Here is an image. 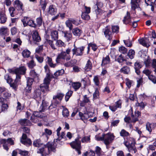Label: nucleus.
Segmentation results:
<instances>
[{
    "instance_id": "nucleus-59",
    "label": "nucleus",
    "mask_w": 156,
    "mask_h": 156,
    "mask_svg": "<svg viewBox=\"0 0 156 156\" xmlns=\"http://www.w3.org/2000/svg\"><path fill=\"white\" fill-rule=\"evenodd\" d=\"M40 5L41 6V8L44 11L46 8L47 3L45 1H40Z\"/></svg>"
},
{
    "instance_id": "nucleus-54",
    "label": "nucleus",
    "mask_w": 156,
    "mask_h": 156,
    "mask_svg": "<svg viewBox=\"0 0 156 156\" xmlns=\"http://www.w3.org/2000/svg\"><path fill=\"white\" fill-rule=\"evenodd\" d=\"M19 81H16V79L13 83H11L12 82H11V83H9L10 84V87L15 90L16 89L17 86V83Z\"/></svg>"
},
{
    "instance_id": "nucleus-6",
    "label": "nucleus",
    "mask_w": 156,
    "mask_h": 156,
    "mask_svg": "<svg viewBox=\"0 0 156 156\" xmlns=\"http://www.w3.org/2000/svg\"><path fill=\"white\" fill-rule=\"evenodd\" d=\"M74 48L72 49V51L73 55H76V56H81L83 55V51H84L85 47L82 46L80 47H77L75 44H74Z\"/></svg>"
},
{
    "instance_id": "nucleus-14",
    "label": "nucleus",
    "mask_w": 156,
    "mask_h": 156,
    "mask_svg": "<svg viewBox=\"0 0 156 156\" xmlns=\"http://www.w3.org/2000/svg\"><path fill=\"white\" fill-rule=\"evenodd\" d=\"M62 35L67 42H69L72 39V34L70 31H62Z\"/></svg>"
},
{
    "instance_id": "nucleus-13",
    "label": "nucleus",
    "mask_w": 156,
    "mask_h": 156,
    "mask_svg": "<svg viewBox=\"0 0 156 156\" xmlns=\"http://www.w3.org/2000/svg\"><path fill=\"white\" fill-rule=\"evenodd\" d=\"M41 92L40 90L39 89H36L35 90L33 93V98L36 100L38 103H39V101H41Z\"/></svg>"
},
{
    "instance_id": "nucleus-4",
    "label": "nucleus",
    "mask_w": 156,
    "mask_h": 156,
    "mask_svg": "<svg viewBox=\"0 0 156 156\" xmlns=\"http://www.w3.org/2000/svg\"><path fill=\"white\" fill-rule=\"evenodd\" d=\"M21 21L24 27H26L28 25L34 28L37 27V25L34 21L32 20L29 19L27 17H24L21 20Z\"/></svg>"
},
{
    "instance_id": "nucleus-22",
    "label": "nucleus",
    "mask_w": 156,
    "mask_h": 156,
    "mask_svg": "<svg viewBox=\"0 0 156 156\" xmlns=\"http://www.w3.org/2000/svg\"><path fill=\"white\" fill-rule=\"evenodd\" d=\"M33 145L36 147H41L42 148L44 147V144L40 139H36L34 140L33 142Z\"/></svg>"
},
{
    "instance_id": "nucleus-34",
    "label": "nucleus",
    "mask_w": 156,
    "mask_h": 156,
    "mask_svg": "<svg viewBox=\"0 0 156 156\" xmlns=\"http://www.w3.org/2000/svg\"><path fill=\"white\" fill-rule=\"evenodd\" d=\"M65 24L66 27H68L70 30L72 29L73 25L72 24L71 18H69L65 22Z\"/></svg>"
},
{
    "instance_id": "nucleus-38",
    "label": "nucleus",
    "mask_w": 156,
    "mask_h": 156,
    "mask_svg": "<svg viewBox=\"0 0 156 156\" xmlns=\"http://www.w3.org/2000/svg\"><path fill=\"white\" fill-rule=\"evenodd\" d=\"M110 59L109 56H107L103 59L102 62V65H105L106 64L109 63L110 62Z\"/></svg>"
},
{
    "instance_id": "nucleus-61",
    "label": "nucleus",
    "mask_w": 156,
    "mask_h": 156,
    "mask_svg": "<svg viewBox=\"0 0 156 156\" xmlns=\"http://www.w3.org/2000/svg\"><path fill=\"white\" fill-rule=\"evenodd\" d=\"M123 42L126 46L129 47H131L132 46V42L129 40H123Z\"/></svg>"
},
{
    "instance_id": "nucleus-63",
    "label": "nucleus",
    "mask_w": 156,
    "mask_h": 156,
    "mask_svg": "<svg viewBox=\"0 0 156 156\" xmlns=\"http://www.w3.org/2000/svg\"><path fill=\"white\" fill-rule=\"evenodd\" d=\"M35 57L37 61L40 63H42L43 61L44 58L42 57H40L38 55H35Z\"/></svg>"
},
{
    "instance_id": "nucleus-19",
    "label": "nucleus",
    "mask_w": 156,
    "mask_h": 156,
    "mask_svg": "<svg viewBox=\"0 0 156 156\" xmlns=\"http://www.w3.org/2000/svg\"><path fill=\"white\" fill-rule=\"evenodd\" d=\"M48 12L51 15H55L57 12V9L53 5H51L49 7Z\"/></svg>"
},
{
    "instance_id": "nucleus-49",
    "label": "nucleus",
    "mask_w": 156,
    "mask_h": 156,
    "mask_svg": "<svg viewBox=\"0 0 156 156\" xmlns=\"http://www.w3.org/2000/svg\"><path fill=\"white\" fill-rule=\"evenodd\" d=\"M120 135L122 136H127L129 135V133L124 129H122L120 133Z\"/></svg>"
},
{
    "instance_id": "nucleus-21",
    "label": "nucleus",
    "mask_w": 156,
    "mask_h": 156,
    "mask_svg": "<svg viewBox=\"0 0 156 156\" xmlns=\"http://www.w3.org/2000/svg\"><path fill=\"white\" fill-rule=\"evenodd\" d=\"M19 122L22 126H28L31 125L30 121L26 119H21L19 120Z\"/></svg>"
},
{
    "instance_id": "nucleus-15",
    "label": "nucleus",
    "mask_w": 156,
    "mask_h": 156,
    "mask_svg": "<svg viewBox=\"0 0 156 156\" xmlns=\"http://www.w3.org/2000/svg\"><path fill=\"white\" fill-rule=\"evenodd\" d=\"M121 107V101L119 100L117 101L115 105L109 106V109L113 112H115L118 108Z\"/></svg>"
},
{
    "instance_id": "nucleus-27",
    "label": "nucleus",
    "mask_w": 156,
    "mask_h": 156,
    "mask_svg": "<svg viewBox=\"0 0 156 156\" xmlns=\"http://www.w3.org/2000/svg\"><path fill=\"white\" fill-rule=\"evenodd\" d=\"M140 2V0H131V8L132 9L135 10L138 7V4Z\"/></svg>"
},
{
    "instance_id": "nucleus-64",
    "label": "nucleus",
    "mask_w": 156,
    "mask_h": 156,
    "mask_svg": "<svg viewBox=\"0 0 156 156\" xmlns=\"http://www.w3.org/2000/svg\"><path fill=\"white\" fill-rule=\"evenodd\" d=\"M151 71L148 69H145L143 71V73L148 76V77L149 76L151 75Z\"/></svg>"
},
{
    "instance_id": "nucleus-10",
    "label": "nucleus",
    "mask_w": 156,
    "mask_h": 156,
    "mask_svg": "<svg viewBox=\"0 0 156 156\" xmlns=\"http://www.w3.org/2000/svg\"><path fill=\"white\" fill-rule=\"evenodd\" d=\"M97 6V8L95 10V12L97 15H100L101 16H104L105 17L108 15V13L104 11H103L100 9L103 6V4L101 2H98L96 4Z\"/></svg>"
},
{
    "instance_id": "nucleus-39",
    "label": "nucleus",
    "mask_w": 156,
    "mask_h": 156,
    "mask_svg": "<svg viewBox=\"0 0 156 156\" xmlns=\"http://www.w3.org/2000/svg\"><path fill=\"white\" fill-rule=\"evenodd\" d=\"M63 108V110L62 112V114L63 116L65 117H67L69 114V112L68 109L65 107L64 106L62 107Z\"/></svg>"
},
{
    "instance_id": "nucleus-53",
    "label": "nucleus",
    "mask_w": 156,
    "mask_h": 156,
    "mask_svg": "<svg viewBox=\"0 0 156 156\" xmlns=\"http://www.w3.org/2000/svg\"><path fill=\"white\" fill-rule=\"evenodd\" d=\"M46 41L49 44L51 48L54 50H55L56 49L54 45V44H53V41L50 40H48V39H46Z\"/></svg>"
},
{
    "instance_id": "nucleus-9",
    "label": "nucleus",
    "mask_w": 156,
    "mask_h": 156,
    "mask_svg": "<svg viewBox=\"0 0 156 156\" xmlns=\"http://www.w3.org/2000/svg\"><path fill=\"white\" fill-rule=\"evenodd\" d=\"M115 136L111 133L104 134V142L106 145L111 143L114 139Z\"/></svg>"
},
{
    "instance_id": "nucleus-18",
    "label": "nucleus",
    "mask_w": 156,
    "mask_h": 156,
    "mask_svg": "<svg viewBox=\"0 0 156 156\" xmlns=\"http://www.w3.org/2000/svg\"><path fill=\"white\" fill-rule=\"evenodd\" d=\"M149 37L145 38H142L139 40V41L140 44H142L144 46L147 47H149L150 45L149 43L147 42V41L149 40Z\"/></svg>"
},
{
    "instance_id": "nucleus-36",
    "label": "nucleus",
    "mask_w": 156,
    "mask_h": 156,
    "mask_svg": "<svg viewBox=\"0 0 156 156\" xmlns=\"http://www.w3.org/2000/svg\"><path fill=\"white\" fill-rule=\"evenodd\" d=\"M48 104L44 100H42V104L41 106V108L40 110L41 111L44 112V111L45 109L47 108V107L48 106Z\"/></svg>"
},
{
    "instance_id": "nucleus-42",
    "label": "nucleus",
    "mask_w": 156,
    "mask_h": 156,
    "mask_svg": "<svg viewBox=\"0 0 156 156\" xmlns=\"http://www.w3.org/2000/svg\"><path fill=\"white\" fill-rule=\"evenodd\" d=\"M0 143L1 144H3V147L4 149L8 151L9 148L6 143V140L5 139H2L0 140Z\"/></svg>"
},
{
    "instance_id": "nucleus-57",
    "label": "nucleus",
    "mask_w": 156,
    "mask_h": 156,
    "mask_svg": "<svg viewBox=\"0 0 156 156\" xmlns=\"http://www.w3.org/2000/svg\"><path fill=\"white\" fill-rule=\"evenodd\" d=\"M95 152L98 156H100L101 154V148L98 146L96 147Z\"/></svg>"
},
{
    "instance_id": "nucleus-35",
    "label": "nucleus",
    "mask_w": 156,
    "mask_h": 156,
    "mask_svg": "<svg viewBox=\"0 0 156 156\" xmlns=\"http://www.w3.org/2000/svg\"><path fill=\"white\" fill-rule=\"evenodd\" d=\"M120 71L124 74H127L130 72V69L128 66H125L120 69Z\"/></svg>"
},
{
    "instance_id": "nucleus-33",
    "label": "nucleus",
    "mask_w": 156,
    "mask_h": 156,
    "mask_svg": "<svg viewBox=\"0 0 156 156\" xmlns=\"http://www.w3.org/2000/svg\"><path fill=\"white\" fill-rule=\"evenodd\" d=\"M30 53L31 52L27 49L23 50L22 52L23 56L25 58H28L30 56Z\"/></svg>"
},
{
    "instance_id": "nucleus-12",
    "label": "nucleus",
    "mask_w": 156,
    "mask_h": 156,
    "mask_svg": "<svg viewBox=\"0 0 156 156\" xmlns=\"http://www.w3.org/2000/svg\"><path fill=\"white\" fill-rule=\"evenodd\" d=\"M34 81V79L32 78L28 77L27 78V86L25 87L26 92L28 93L30 92L32 88L31 85L33 84Z\"/></svg>"
},
{
    "instance_id": "nucleus-37",
    "label": "nucleus",
    "mask_w": 156,
    "mask_h": 156,
    "mask_svg": "<svg viewBox=\"0 0 156 156\" xmlns=\"http://www.w3.org/2000/svg\"><path fill=\"white\" fill-rule=\"evenodd\" d=\"M79 115L82 120L84 121L85 119H87L89 117L87 113H85L83 114L81 112H79Z\"/></svg>"
},
{
    "instance_id": "nucleus-2",
    "label": "nucleus",
    "mask_w": 156,
    "mask_h": 156,
    "mask_svg": "<svg viewBox=\"0 0 156 156\" xmlns=\"http://www.w3.org/2000/svg\"><path fill=\"white\" fill-rule=\"evenodd\" d=\"M51 151H55L54 145L52 143L48 142L46 145H44V147L39 149L37 151V153L41 154L43 156V153L48 154Z\"/></svg>"
},
{
    "instance_id": "nucleus-8",
    "label": "nucleus",
    "mask_w": 156,
    "mask_h": 156,
    "mask_svg": "<svg viewBox=\"0 0 156 156\" xmlns=\"http://www.w3.org/2000/svg\"><path fill=\"white\" fill-rule=\"evenodd\" d=\"M16 81H20L21 76L20 75H24L26 73V69L24 66L16 68Z\"/></svg>"
},
{
    "instance_id": "nucleus-40",
    "label": "nucleus",
    "mask_w": 156,
    "mask_h": 156,
    "mask_svg": "<svg viewBox=\"0 0 156 156\" xmlns=\"http://www.w3.org/2000/svg\"><path fill=\"white\" fill-rule=\"evenodd\" d=\"M140 115V113L138 111L137 112H136L135 117L133 115L132 116V122H136L138 121V116Z\"/></svg>"
},
{
    "instance_id": "nucleus-7",
    "label": "nucleus",
    "mask_w": 156,
    "mask_h": 156,
    "mask_svg": "<svg viewBox=\"0 0 156 156\" xmlns=\"http://www.w3.org/2000/svg\"><path fill=\"white\" fill-rule=\"evenodd\" d=\"M66 56L67 55L65 51L61 52L58 54L55 60L56 62L57 63H58L60 62L61 59H66V61L71 59V56L70 55H69L66 57Z\"/></svg>"
},
{
    "instance_id": "nucleus-56",
    "label": "nucleus",
    "mask_w": 156,
    "mask_h": 156,
    "mask_svg": "<svg viewBox=\"0 0 156 156\" xmlns=\"http://www.w3.org/2000/svg\"><path fill=\"white\" fill-rule=\"evenodd\" d=\"M148 78L154 84L156 83V77L155 76L151 75L148 76Z\"/></svg>"
},
{
    "instance_id": "nucleus-25",
    "label": "nucleus",
    "mask_w": 156,
    "mask_h": 156,
    "mask_svg": "<svg viewBox=\"0 0 156 156\" xmlns=\"http://www.w3.org/2000/svg\"><path fill=\"white\" fill-rule=\"evenodd\" d=\"M72 30L73 34L76 36H79L82 33V31L77 27L73 29Z\"/></svg>"
},
{
    "instance_id": "nucleus-46",
    "label": "nucleus",
    "mask_w": 156,
    "mask_h": 156,
    "mask_svg": "<svg viewBox=\"0 0 156 156\" xmlns=\"http://www.w3.org/2000/svg\"><path fill=\"white\" fill-rule=\"evenodd\" d=\"M36 22L37 23V27H40L41 26L42 22V19L41 17H39L37 18L36 19Z\"/></svg>"
},
{
    "instance_id": "nucleus-31",
    "label": "nucleus",
    "mask_w": 156,
    "mask_h": 156,
    "mask_svg": "<svg viewBox=\"0 0 156 156\" xmlns=\"http://www.w3.org/2000/svg\"><path fill=\"white\" fill-rule=\"evenodd\" d=\"M0 20L1 23H4L6 22L7 18L4 12H0Z\"/></svg>"
},
{
    "instance_id": "nucleus-55",
    "label": "nucleus",
    "mask_w": 156,
    "mask_h": 156,
    "mask_svg": "<svg viewBox=\"0 0 156 156\" xmlns=\"http://www.w3.org/2000/svg\"><path fill=\"white\" fill-rule=\"evenodd\" d=\"M112 32L117 33L119 32V27L118 26H113L112 27Z\"/></svg>"
},
{
    "instance_id": "nucleus-28",
    "label": "nucleus",
    "mask_w": 156,
    "mask_h": 156,
    "mask_svg": "<svg viewBox=\"0 0 156 156\" xmlns=\"http://www.w3.org/2000/svg\"><path fill=\"white\" fill-rule=\"evenodd\" d=\"M51 39L54 40H57L58 38V32L57 30H52L51 33Z\"/></svg>"
},
{
    "instance_id": "nucleus-30",
    "label": "nucleus",
    "mask_w": 156,
    "mask_h": 156,
    "mask_svg": "<svg viewBox=\"0 0 156 156\" xmlns=\"http://www.w3.org/2000/svg\"><path fill=\"white\" fill-rule=\"evenodd\" d=\"M72 86L75 91H76L81 87V84L79 82H74L72 83Z\"/></svg>"
},
{
    "instance_id": "nucleus-52",
    "label": "nucleus",
    "mask_w": 156,
    "mask_h": 156,
    "mask_svg": "<svg viewBox=\"0 0 156 156\" xmlns=\"http://www.w3.org/2000/svg\"><path fill=\"white\" fill-rule=\"evenodd\" d=\"M28 66L30 69H33L36 66L33 60H31L27 63Z\"/></svg>"
},
{
    "instance_id": "nucleus-32",
    "label": "nucleus",
    "mask_w": 156,
    "mask_h": 156,
    "mask_svg": "<svg viewBox=\"0 0 156 156\" xmlns=\"http://www.w3.org/2000/svg\"><path fill=\"white\" fill-rule=\"evenodd\" d=\"M154 128V123H150L148 122H147L146 125V129L150 133L152 131V129Z\"/></svg>"
},
{
    "instance_id": "nucleus-24",
    "label": "nucleus",
    "mask_w": 156,
    "mask_h": 156,
    "mask_svg": "<svg viewBox=\"0 0 156 156\" xmlns=\"http://www.w3.org/2000/svg\"><path fill=\"white\" fill-rule=\"evenodd\" d=\"M46 59L47 60L46 63L49 65L50 67L54 68L56 66L57 64L53 63L52 59L51 57L47 56Z\"/></svg>"
},
{
    "instance_id": "nucleus-44",
    "label": "nucleus",
    "mask_w": 156,
    "mask_h": 156,
    "mask_svg": "<svg viewBox=\"0 0 156 156\" xmlns=\"http://www.w3.org/2000/svg\"><path fill=\"white\" fill-rule=\"evenodd\" d=\"M82 19L87 20H88L90 19V16L88 14L85 12H82L81 15Z\"/></svg>"
},
{
    "instance_id": "nucleus-16",
    "label": "nucleus",
    "mask_w": 156,
    "mask_h": 156,
    "mask_svg": "<svg viewBox=\"0 0 156 156\" xmlns=\"http://www.w3.org/2000/svg\"><path fill=\"white\" fill-rule=\"evenodd\" d=\"M104 34L105 37L108 40L112 39V32L110 30V28L107 27L104 29Z\"/></svg>"
},
{
    "instance_id": "nucleus-50",
    "label": "nucleus",
    "mask_w": 156,
    "mask_h": 156,
    "mask_svg": "<svg viewBox=\"0 0 156 156\" xmlns=\"http://www.w3.org/2000/svg\"><path fill=\"white\" fill-rule=\"evenodd\" d=\"M64 70L63 69H61V70H58L56 72H55L54 75L55 76V77H57L58 76L60 75H62L64 73ZM55 77H54V78Z\"/></svg>"
},
{
    "instance_id": "nucleus-20",
    "label": "nucleus",
    "mask_w": 156,
    "mask_h": 156,
    "mask_svg": "<svg viewBox=\"0 0 156 156\" xmlns=\"http://www.w3.org/2000/svg\"><path fill=\"white\" fill-rule=\"evenodd\" d=\"M131 18L130 16V13L127 12L126 13V15L124 18L123 20V22L124 23L127 24H129L131 23Z\"/></svg>"
},
{
    "instance_id": "nucleus-17",
    "label": "nucleus",
    "mask_w": 156,
    "mask_h": 156,
    "mask_svg": "<svg viewBox=\"0 0 156 156\" xmlns=\"http://www.w3.org/2000/svg\"><path fill=\"white\" fill-rule=\"evenodd\" d=\"M32 37L34 41L39 42L41 40V38L37 30L33 31Z\"/></svg>"
},
{
    "instance_id": "nucleus-29",
    "label": "nucleus",
    "mask_w": 156,
    "mask_h": 156,
    "mask_svg": "<svg viewBox=\"0 0 156 156\" xmlns=\"http://www.w3.org/2000/svg\"><path fill=\"white\" fill-rule=\"evenodd\" d=\"M41 115L40 113L37 112H34L33 115H32L30 118L31 121L33 122H35L37 121V120L35 119V117H40Z\"/></svg>"
},
{
    "instance_id": "nucleus-45",
    "label": "nucleus",
    "mask_w": 156,
    "mask_h": 156,
    "mask_svg": "<svg viewBox=\"0 0 156 156\" xmlns=\"http://www.w3.org/2000/svg\"><path fill=\"white\" fill-rule=\"evenodd\" d=\"M64 96V94L62 93H59L57 94V95L54 96L53 97V99H58L60 101L61 100L63 97Z\"/></svg>"
},
{
    "instance_id": "nucleus-5",
    "label": "nucleus",
    "mask_w": 156,
    "mask_h": 156,
    "mask_svg": "<svg viewBox=\"0 0 156 156\" xmlns=\"http://www.w3.org/2000/svg\"><path fill=\"white\" fill-rule=\"evenodd\" d=\"M70 145L72 148L75 149L77 151L79 154H81V142L79 139H75V141L70 143Z\"/></svg>"
},
{
    "instance_id": "nucleus-43",
    "label": "nucleus",
    "mask_w": 156,
    "mask_h": 156,
    "mask_svg": "<svg viewBox=\"0 0 156 156\" xmlns=\"http://www.w3.org/2000/svg\"><path fill=\"white\" fill-rule=\"evenodd\" d=\"M135 51L134 50L132 49L130 50L128 52L127 54V56L129 58L131 59H133L135 55Z\"/></svg>"
},
{
    "instance_id": "nucleus-51",
    "label": "nucleus",
    "mask_w": 156,
    "mask_h": 156,
    "mask_svg": "<svg viewBox=\"0 0 156 156\" xmlns=\"http://www.w3.org/2000/svg\"><path fill=\"white\" fill-rule=\"evenodd\" d=\"M119 51L121 53L124 54L127 53V49L125 47L122 46L119 48Z\"/></svg>"
},
{
    "instance_id": "nucleus-48",
    "label": "nucleus",
    "mask_w": 156,
    "mask_h": 156,
    "mask_svg": "<svg viewBox=\"0 0 156 156\" xmlns=\"http://www.w3.org/2000/svg\"><path fill=\"white\" fill-rule=\"evenodd\" d=\"M73 93V91L69 90L66 93L65 96V100L66 101H67L69 100V98L72 96Z\"/></svg>"
},
{
    "instance_id": "nucleus-62",
    "label": "nucleus",
    "mask_w": 156,
    "mask_h": 156,
    "mask_svg": "<svg viewBox=\"0 0 156 156\" xmlns=\"http://www.w3.org/2000/svg\"><path fill=\"white\" fill-rule=\"evenodd\" d=\"M30 75L31 76L35 78L38 76L37 74L35 72V70L32 69L30 72Z\"/></svg>"
},
{
    "instance_id": "nucleus-1",
    "label": "nucleus",
    "mask_w": 156,
    "mask_h": 156,
    "mask_svg": "<svg viewBox=\"0 0 156 156\" xmlns=\"http://www.w3.org/2000/svg\"><path fill=\"white\" fill-rule=\"evenodd\" d=\"M44 69L46 73V76L44 80L43 83L40 86L41 90L42 92L49 91V85L51 80V79L54 78V76L51 74L49 72V67L48 65H46L44 66Z\"/></svg>"
},
{
    "instance_id": "nucleus-3",
    "label": "nucleus",
    "mask_w": 156,
    "mask_h": 156,
    "mask_svg": "<svg viewBox=\"0 0 156 156\" xmlns=\"http://www.w3.org/2000/svg\"><path fill=\"white\" fill-rule=\"evenodd\" d=\"M130 141H124L123 144L127 148L129 152H132L133 151L134 153L137 151L136 147L135 146L136 144L135 140L133 139H131Z\"/></svg>"
},
{
    "instance_id": "nucleus-47",
    "label": "nucleus",
    "mask_w": 156,
    "mask_h": 156,
    "mask_svg": "<svg viewBox=\"0 0 156 156\" xmlns=\"http://www.w3.org/2000/svg\"><path fill=\"white\" fill-rule=\"evenodd\" d=\"M9 10L10 13V16L12 17L14 16L16 14L15 8L13 7H10L9 8Z\"/></svg>"
},
{
    "instance_id": "nucleus-60",
    "label": "nucleus",
    "mask_w": 156,
    "mask_h": 156,
    "mask_svg": "<svg viewBox=\"0 0 156 156\" xmlns=\"http://www.w3.org/2000/svg\"><path fill=\"white\" fill-rule=\"evenodd\" d=\"M64 44V43L60 40H57L55 43L56 45L59 47H61L63 46Z\"/></svg>"
},
{
    "instance_id": "nucleus-11",
    "label": "nucleus",
    "mask_w": 156,
    "mask_h": 156,
    "mask_svg": "<svg viewBox=\"0 0 156 156\" xmlns=\"http://www.w3.org/2000/svg\"><path fill=\"white\" fill-rule=\"evenodd\" d=\"M20 142L23 144L26 145H29L32 144V141L31 140L27 137L26 134L23 133L20 139Z\"/></svg>"
},
{
    "instance_id": "nucleus-58",
    "label": "nucleus",
    "mask_w": 156,
    "mask_h": 156,
    "mask_svg": "<svg viewBox=\"0 0 156 156\" xmlns=\"http://www.w3.org/2000/svg\"><path fill=\"white\" fill-rule=\"evenodd\" d=\"M4 78L8 83H10L12 81V78L9 76V75L8 74H6L5 75Z\"/></svg>"
},
{
    "instance_id": "nucleus-26",
    "label": "nucleus",
    "mask_w": 156,
    "mask_h": 156,
    "mask_svg": "<svg viewBox=\"0 0 156 156\" xmlns=\"http://www.w3.org/2000/svg\"><path fill=\"white\" fill-rule=\"evenodd\" d=\"M92 67V64L90 60H88L85 66L84 67L85 71L88 72L90 71Z\"/></svg>"
},
{
    "instance_id": "nucleus-23",
    "label": "nucleus",
    "mask_w": 156,
    "mask_h": 156,
    "mask_svg": "<svg viewBox=\"0 0 156 156\" xmlns=\"http://www.w3.org/2000/svg\"><path fill=\"white\" fill-rule=\"evenodd\" d=\"M15 6L18 10H23V6L22 3L19 0H16L15 2Z\"/></svg>"
},
{
    "instance_id": "nucleus-41",
    "label": "nucleus",
    "mask_w": 156,
    "mask_h": 156,
    "mask_svg": "<svg viewBox=\"0 0 156 156\" xmlns=\"http://www.w3.org/2000/svg\"><path fill=\"white\" fill-rule=\"evenodd\" d=\"M8 31L7 27H3L0 29V34L1 35H3L7 34Z\"/></svg>"
}]
</instances>
